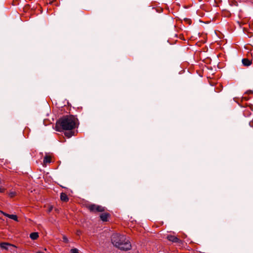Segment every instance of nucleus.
Listing matches in <instances>:
<instances>
[{"label":"nucleus","instance_id":"nucleus-11","mask_svg":"<svg viewBox=\"0 0 253 253\" xmlns=\"http://www.w3.org/2000/svg\"><path fill=\"white\" fill-rule=\"evenodd\" d=\"M51 162V158L50 156H46L43 159V163H49Z\"/></svg>","mask_w":253,"mask_h":253},{"label":"nucleus","instance_id":"nucleus-7","mask_svg":"<svg viewBox=\"0 0 253 253\" xmlns=\"http://www.w3.org/2000/svg\"><path fill=\"white\" fill-rule=\"evenodd\" d=\"M110 216V214L107 212H103L100 215V218L103 221H107Z\"/></svg>","mask_w":253,"mask_h":253},{"label":"nucleus","instance_id":"nucleus-16","mask_svg":"<svg viewBox=\"0 0 253 253\" xmlns=\"http://www.w3.org/2000/svg\"><path fill=\"white\" fill-rule=\"evenodd\" d=\"M3 192V188H2L0 186V192Z\"/></svg>","mask_w":253,"mask_h":253},{"label":"nucleus","instance_id":"nucleus-2","mask_svg":"<svg viewBox=\"0 0 253 253\" xmlns=\"http://www.w3.org/2000/svg\"><path fill=\"white\" fill-rule=\"evenodd\" d=\"M112 244L122 250H128L131 248V244L125 236L119 234H114L111 237Z\"/></svg>","mask_w":253,"mask_h":253},{"label":"nucleus","instance_id":"nucleus-19","mask_svg":"<svg viewBox=\"0 0 253 253\" xmlns=\"http://www.w3.org/2000/svg\"><path fill=\"white\" fill-rule=\"evenodd\" d=\"M81 232L80 231H78L77 234L79 235L80 234Z\"/></svg>","mask_w":253,"mask_h":253},{"label":"nucleus","instance_id":"nucleus-12","mask_svg":"<svg viewBox=\"0 0 253 253\" xmlns=\"http://www.w3.org/2000/svg\"><path fill=\"white\" fill-rule=\"evenodd\" d=\"M71 253H79L78 250L76 248L71 249Z\"/></svg>","mask_w":253,"mask_h":253},{"label":"nucleus","instance_id":"nucleus-9","mask_svg":"<svg viewBox=\"0 0 253 253\" xmlns=\"http://www.w3.org/2000/svg\"><path fill=\"white\" fill-rule=\"evenodd\" d=\"M242 63L244 66H249L251 64L252 62L248 59L244 58L242 59Z\"/></svg>","mask_w":253,"mask_h":253},{"label":"nucleus","instance_id":"nucleus-13","mask_svg":"<svg viewBox=\"0 0 253 253\" xmlns=\"http://www.w3.org/2000/svg\"><path fill=\"white\" fill-rule=\"evenodd\" d=\"M65 135L66 136H67L68 138H69V137H71V136H72L73 134H72V132H66V133H65Z\"/></svg>","mask_w":253,"mask_h":253},{"label":"nucleus","instance_id":"nucleus-17","mask_svg":"<svg viewBox=\"0 0 253 253\" xmlns=\"http://www.w3.org/2000/svg\"><path fill=\"white\" fill-rule=\"evenodd\" d=\"M52 207H50V209H49L48 211H49H49H50L52 210Z\"/></svg>","mask_w":253,"mask_h":253},{"label":"nucleus","instance_id":"nucleus-14","mask_svg":"<svg viewBox=\"0 0 253 253\" xmlns=\"http://www.w3.org/2000/svg\"><path fill=\"white\" fill-rule=\"evenodd\" d=\"M63 240L65 243H68V238L66 236H64L63 237Z\"/></svg>","mask_w":253,"mask_h":253},{"label":"nucleus","instance_id":"nucleus-1","mask_svg":"<svg viewBox=\"0 0 253 253\" xmlns=\"http://www.w3.org/2000/svg\"><path fill=\"white\" fill-rule=\"evenodd\" d=\"M76 124V119L74 116H64L56 123V130L58 131L63 130H72L75 128Z\"/></svg>","mask_w":253,"mask_h":253},{"label":"nucleus","instance_id":"nucleus-5","mask_svg":"<svg viewBox=\"0 0 253 253\" xmlns=\"http://www.w3.org/2000/svg\"><path fill=\"white\" fill-rule=\"evenodd\" d=\"M167 238L169 241L173 243H181V241L174 235H169L167 236Z\"/></svg>","mask_w":253,"mask_h":253},{"label":"nucleus","instance_id":"nucleus-8","mask_svg":"<svg viewBox=\"0 0 253 253\" xmlns=\"http://www.w3.org/2000/svg\"><path fill=\"white\" fill-rule=\"evenodd\" d=\"M60 199L63 202H67L69 200V198L66 194L64 193H61L60 194Z\"/></svg>","mask_w":253,"mask_h":253},{"label":"nucleus","instance_id":"nucleus-10","mask_svg":"<svg viewBox=\"0 0 253 253\" xmlns=\"http://www.w3.org/2000/svg\"><path fill=\"white\" fill-rule=\"evenodd\" d=\"M30 237L32 240H36L39 237V235L37 232H33L30 234Z\"/></svg>","mask_w":253,"mask_h":253},{"label":"nucleus","instance_id":"nucleus-18","mask_svg":"<svg viewBox=\"0 0 253 253\" xmlns=\"http://www.w3.org/2000/svg\"><path fill=\"white\" fill-rule=\"evenodd\" d=\"M36 253H43L42 252H41V251H38V252H36Z\"/></svg>","mask_w":253,"mask_h":253},{"label":"nucleus","instance_id":"nucleus-3","mask_svg":"<svg viewBox=\"0 0 253 253\" xmlns=\"http://www.w3.org/2000/svg\"><path fill=\"white\" fill-rule=\"evenodd\" d=\"M88 209L92 212H103L105 211V208L95 204L89 205L87 206Z\"/></svg>","mask_w":253,"mask_h":253},{"label":"nucleus","instance_id":"nucleus-15","mask_svg":"<svg viewBox=\"0 0 253 253\" xmlns=\"http://www.w3.org/2000/svg\"><path fill=\"white\" fill-rule=\"evenodd\" d=\"M15 195V193L14 192H12L9 193V196L11 197H14Z\"/></svg>","mask_w":253,"mask_h":253},{"label":"nucleus","instance_id":"nucleus-6","mask_svg":"<svg viewBox=\"0 0 253 253\" xmlns=\"http://www.w3.org/2000/svg\"><path fill=\"white\" fill-rule=\"evenodd\" d=\"M0 212L2 214L5 215V216L12 219L15 221H18V217L17 215L14 214H9L8 213H6L5 212H4L3 211H0Z\"/></svg>","mask_w":253,"mask_h":253},{"label":"nucleus","instance_id":"nucleus-4","mask_svg":"<svg viewBox=\"0 0 253 253\" xmlns=\"http://www.w3.org/2000/svg\"><path fill=\"white\" fill-rule=\"evenodd\" d=\"M0 247L3 250L11 251L13 248H16V246L8 243L4 242L0 244Z\"/></svg>","mask_w":253,"mask_h":253}]
</instances>
